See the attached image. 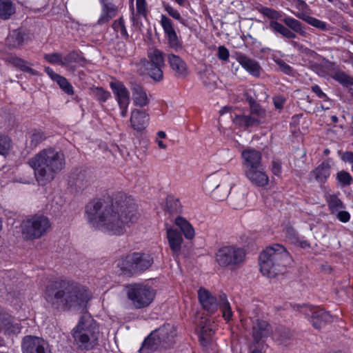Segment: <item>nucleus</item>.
Returning a JSON list of instances; mask_svg holds the SVG:
<instances>
[{
	"label": "nucleus",
	"mask_w": 353,
	"mask_h": 353,
	"mask_svg": "<svg viewBox=\"0 0 353 353\" xmlns=\"http://www.w3.org/2000/svg\"><path fill=\"white\" fill-rule=\"evenodd\" d=\"M28 163L34 170L39 184L45 185L64 168L65 157L63 153L49 148L29 159Z\"/></svg>",
	"instance_id": "obj_3"
},
{
	"label": "nucleus",
	"mask_w": 353,
	"mask_h": 353,
	"mask_svg": "<svg viewBox=\"0 0 353 353\" xmlns=\"http://www.w3.org/2000/svg\"><path fill=\"white\" fill-rule=\"evenodd\" d=\"M149 114L143 110L134 109L131 112L130 124L134 130L141 131L144 130L149 123Z\"/></svg>",
	"instance_id": "obj_23"
},
{
	"label": "nucleus",
	"mask_w": 353,
	"mask_h": 353,
	"mask_svg": "<svg viewBox=\"0 0 353 353\" xmlns=\"http://www.w3.org/2000/svg\"><path fill=\"white\" fill-rule=\"evenodd\" d=\"M14 12L15 8L10 0H0V19H9Z\"/></svg>",
	"instance_id": "obj_37"
},
{
	"label": "nucleus",
	"mask_w": 353,
	"mask_h": 353,
	"mask_svg": "<svg viewBox=\"0 0 353 353\" xmlns=\"http://www.w3.org/2000/svg\"><path fill=\"white\" fill-rule=\"evenodd\" d=\"M92 95L100 103H105L111 97V93L102 87H96L92 89Z\"/></svg>",
	"instance_id": "obj_40"
},
{
	"label": "nucleus",
	"mask_w": 353,
	"mask_h": 353,
	"mask_svg": "<svg viewBox=\"0 0 353 353\" xmlns=\"http://www.w3.org/2000/svg\"><path fill=\"white\" fill-rule=\"evenodd\" d=\"M134 253L129 254L124 258L120 259L117 263V266L119 268L121 272L123 274L132 276L136 274L134 264Z\"/></svg>",
	"instance_id": "obj_31"
},
{
	"label": "nucleus",
	"mask_w": 353,
	"mask_h": 353,
	"mask_svg": "<svg viewBox=\"0 0 353 353\" xmlns=\"http://www.w3.org/2000/svg\"><path fill=\"white\" fill-rule=\"evenodd\" d=\"M311 90L319 98L322 99L324 101H328L330 100L329 97L322 91L321 88L318 85H312Z\"/></svg>",
	"instance_id": "obj_57"
},
{
	"label": "nucleus",
	"mask_w": 353,
	"mask_h": 353,
	"mask_svg": "<svg viewBox=\"0 0 353 353\" xmlns=\"http://www.w3.org/2000/svg\"><path fill=\"white\" fill-rule=\"evenodd\" d=\"M165 210L170 214L181 213L182 211V205L178 199L169 195L166 198Z\"/></svg>",
	"instance_id": "obj_38"
},
{
	"label": "nucleus",
	"mask_w": 353,
	"mask_h": 353,
	"mask_svg": "<svg viewBox=\"0 0 353 353\" xmlns=\"http://www.w3.org/2000/svg\"><path fill=\"white\" fill-rule=\"evenodd\" d=\"M9 61L15 67L19 68V69L23 66V64H24L25 60L19 58L17 57H10L9 58Z\"/></svg>",
	"instance_id": "obj_63"
},
{
	"label": "nucleus",
	"mask_w": 353,
	"mask_h": 353,
	"mask_svg": "<svg viewBox=\"0 0 353 353\" xmlns=\"http://www.w3.org/2000/svg\"><path fill=\"white\" fill-rule=\"evenodd\" d=\"M296 17L305 21L309 25L321 30H329V26L325 21H321L315 17L308 16L305 13L297 12L294 14Z\"/></svg>",
	"instance_id": "obj_34"
},
{
	"label": "nucleus",
	"mask_w": 353,
	"mask_h": 353,
	"mask_svg": "<svg viewBox=\"0 0 353 353\" xmlns=\"http://www.w3.org/2000/svg\"><path fill=\"white\" fill-rule=\"evenodd\" d=\"M282 21L285 23V27L290 30L299 34L301 36L305 37L306 35L305 29L299 20L291 17H285Z\"/></svg>",
	"instance_id": "obj_36"
},
{
	"label": "nucleus",
	"mask_w": 353,
	"mask_h": 353,
	"mask_svg": "<svg viewBox=\"0 0 353 353\" xmlns=\"http://www.w3.org/2000/svg\"><path fill=\"white\" fill-rule=\"evenodd\" d=\"M274 62L276 63L277 65H279V69L281 71L284 72L286 74H292L293 72V68L286 63L283 60L277 59H274Z\"/></svg>",
	"instance_id": "obj_53"
},
{
	"label": "nucleus",
	"mask_w": 353,
	"mask_h": 353,
	"mask_svg": "<svg viewBox=\"0 0 353 353\" xmlns=\"http://www.w3.org/2000/svg\"><path fill=\"white\" fill-rule=\"evenodd\" d=\"M91 181V173L87 170H76L69 176V183L79 189L88 186Z\"/></svg>",
	"instance_id": "obj_21"
},
{
	"label": "nucleus",
	"mask_w": 353,
	"mask_h": 353,
	"mask_svg": "<svg viewBox=\"0 0 353 353\" xmlns=\"http://www.w3.org/2000/svg\"><path fill=\"white\" fill-rule=\"evenodd\" d=\"M167 44L169 48L173 49L174 51L178 52L183 48L182 41L177 35L176 32L172 35H169L165 38Z\"/></svg>",
	"instance_id": "obj_42"
},
{
	"label": "nucleus",
	"mask_w": 353,
	"mask_h": 353,
	"mask_svg": "<svg viewBox=\"0 0 353 353\" xmlns=\"http://www.w3.org/2000/svg\"><path fill=\"white\" fill-rule=\"evenodd\" d=\"M246 251L243 248L236 245L221 247L216 253V261L222 267L234 266L244 261Z\"/></svg>",
	"instance_id": "obj_11"
},
{
	"label": "nucleus",
	"mask_w": 353,
	"mask_h": 353,
	"mask_svg": "<svg viewBox=\"0 0 353 353\" xmlns=\"http://www.w3.org/2000/svg\"><path fill=\"white\" fill-rule=\"evenodd\" d=\"M242 164L244 171L263 166L261 153L254 149H247L242 152Z\"/></svg>",
	"instance_id": "obj_17"
},
{
	"label": "nucleus",
	"mask_w": 353,
	"mask_h": 353,
	"mask_svg": "<svg viewBox=\"0 0 353 353\" xmlns=\"http://www.w3.org/2000/svg\"><path fill=\"white\" fill-rule=\"evenodd\" d=\"M265 90V87L261 84L256 85L252 89L249 90L245 95L246 101L248 102L250 107L257 104V100L261 101L267 98L268 95Z\"/></svg>",
	"instance_id": "obj_28"
},
{
	"label": "nucleus",
	"mask_w": 353,
	"mask_h": 353,
	"mask_svg": "<svg viewBox=\"0 0 353 353\" xmlns=\"http://www.w3.org/2000/svg\"><path fill=\"white\" fill-rule=\"evenodd\" d=\"M269 28L275 34H279L282 37L288 39H294L296 38L295 32L290 30L284 25L276 21L269 22Z\"/></svg>",
	"instance_id": "obj_32"
},
{
	"label": "nucleus",
	"mask_w": 353,
	"mask_h": 353,
	"mask_svg": "<svg viewBox=\"0 0 353 353\" xmlns=\"http://www.w3.org/2000/svg\"><path fill=\"white\" fill-rule=\"evenodd\" d=\"M334 214L336 216L337 219L343 223H347L350 221V214L347 211L340 210Z\"/></svg>",
	"instance_id": "obj_58"
},
{
	"label": "nucleus",
	"mask_w": 353,
	"mask_h": 353,
	"mask_svg": "<svg viewBox=\"0 0 353 353\" xmlns=\"http://www.w3.org/2000/svg\"><path fill=\"white\" fill-rule=\"evenodd\" d=\"M86 62L85 59L82 56V53L79 51L72 50L65 57H63L61 66L66 68L68 70L74 72L76 66L74 63H78L83 65Z\"/></svg>",
	"instance_id": "obj_25"
},
{
	"label": "nucleus",
	"mask_w": 353,
	"mask_h": 353,
	"mask_svg": "<svg viewBox=\"0 0 353 353\" xmlns=\"http://www.w3.org/2000/svg\"><path fill=\"white\" fill-rule=\"evenodd\" d=\"M250 114H236L232 118L233 123L236 125L244 128H249L260 125L261 119L265 117V110L259 103L250 107Z\"/></svg>",
	"instance_id": "obj_13"
},
{
	"label": "nucleus",
	"mask_w": 353,
	"mask_h": 353,
	"mask_svg": "<svg viewBox=\"0 0 353 353\" xmlns=\"http://www.w3.org/2000/svg\"><path fill=\"white\" fill-rule=\"evenodd\" d=\"M290 261L289 252L282 244H271L259 256L260 271L268 278H274L282 274Z\"/></svg>",
	"instance_id": "obj_4"
},
{
	"label": "nucleus",
	"mask_w": 353,
	"mask_h": 353,
	"mask_svg": "<svg viewBox=\"0 0 353 353\" xmlns=\"http://www.w3.org/2000/svg\"><path fill=\"white\" fill-rule=\"evenodd\" d=\"M71 334L74 344L81 352L90 351L99 345V327L96 321L89 314H83L73 327Z\"/></svg>",
	"instance_id": "obj_5"
},
{
	"label": "nucleus",
	"mask_w": 353,
	"mask_h": 353,
	"mask_svg": "<svg viewBox=\"0 0 353 353\" xmlns=\"http://www.w3.org/2000/svg\"><path fill=\"white\" fill-rule=\"evenodd\" d=\"M230 176L227 172H220L210 176L205 181V188L212 192V198L223 201L229 194L228 181Z\"/></svg>",
	"instance_id": "obj_12"
},
{
	"label": "nucleus",
	"mask_w": 353,
	"mask_h": 353,
	"mask_svg": "<svg viewBox=\"0 0 353 353\" xmlns=\"http://www.w3.org/2000/svg\"><path fill=\"white\" fill-rule=\"evenodd\" d=\"M273 102H274V107L276 109L280 110L283 108L284 103L285 102V99L282 96H280V95L275 96L273 97Z\"/></svg>",
	"instance_id": "obj_60"
},
{
	"label": "nucleus",
	"mask_w": 353,
	"mask_h": 353,
	"mask_svg": "<svg viewBox=\"0 0 353 353\" xmlns=\"http://www.w3.org/2000/svg\"><path fill=\"white\" fill-rule=\"evenodd\" d=\"M217 57L220 60L228 61L230 57L229 50L223 46L218 48Z\"/></svg>",
	"instance_id": "obj_56"
},
{
	"label": "nucleus",
	"mask_w": 353,
	"mask_h": 353,
	"mask_svg": "<svg viewBox=\"0 0 353 353\" xmlns=\"http://www.w3.org/2000/svg\"><path fill=\"white\" fill-rule=\"evenodd\" d=\"M26 35L21 29H16L10 31L6 39V43L9 48H17L25 42Z\"/></svg>",
	"instance_id": "obj_29"
},
{
	"label": "nucleus",
	"mask_w": 353,
	"mask_h": 353,
	"mask_svg": "<svg viewBox=\"0 0 353 353\" xmlns=\"http://www.w3.org/2000/svg\"><path fill=\"white\" fill-rule=\"evenodd\" d=\"M330 167L328 163H322L312 172L311 175L314 177L319 183H324L330 174Z\"/></svg>",
	"instance_id": "obj_35"
},
{
	"label": "nucleus",
	"mask_w": 353,
	"mask_h": 353,
	"mask_svg": "<svg viewBox=\"0 0 353 353\" xmlns=\"http://www.w3.org/2000/svg\"><path fill=\"white\" fill-rule=\"evenodd\" d=\"M137 205L132 196L117 194L112 200L97 198L85 206V219L93 228L121 235L129 223L138 219Z\"/></svg>",
	"instance_id": "obj_1"
},
{
	"label": "nucleus",
	"mask_w": 353,
	"mask_h": 353,
	"mask_svg": "<svg viewBox=\"0 0 353 353\" xmlns=\"http://www.w3.org/2000/svg\"><path fill=\"white\" fill-rule=\"evenodd\" d=\"M336 179L342 187L350 185L353 179L349 172L342 170L337 173Z\"/></svg>",
	"instance_id": "obj_48"
},
{
	"label": "nucleus",
	"mask_w": 353,
	"mask_h": 353,
	"mask_svg": "<svg viewBox=\"0 0 353 353\" xmlns=\"http://www.w3.org/2000/svg\"><path fill=\"white\" fill-rule=\"evenodd\" d=\"M5 332L8 334H17L21 331V326L19 323H13L8 321L5 323Z\"/></svg>",
	"instance_id": "obj_54"
},
{
	"label": "nucleus",
	"mask_w": 353,
	"mask_h": 353,
	"mask_svg": "<svg viewBox=\"0 0 353 353\" xmlns=\"http://www.w3.org/2000/svg\"><path fill=\"white\" fill-rule=\"evenodd\" d=\"M168 62L177 78H184L189 74L186 63L179 56L173 53L168 54Z\"/></svg>",
	"instance_id": "obj_19"
},
{
	"label": "nucleus",
	"mask_w": 353,
	"mask_h": 353,
	"mask_svg": "<svg viewBox=\"0 0 353 353\" xmlns=\"http://www.w3.org/2000/svg\"><path fill=\"white\" fill-rule=\"evenodd\" d=\"M23 353H51L48 343L42 338L26 336L21 343Z\"/></svg>",
	"instance_id": "obj_16"
},
{
	"label": "nucleus",
	"mask_w": 353,
	"mask_h": 353,
	"mask_svg": "<svg viewBox=\"0 0 353 353\" xmlns=\"http://www.w3.org/2000/svg\"><path fill=\"white\" fill-rule=\"evenodd\" d=\"M130 89L132 90V101L134 105L143 108L149 104L150 99L148 97L146 91L141 84L137 82H131Z\"/></svg>",
	"instance_id": "obj_22"
},
{
	"label": "nucleus",
	"mask_w": 353,
	"mask_h": 353,
	"mask_svg": "<svg viewBox=\"0 0 353 353\" xmlns=\"http://www.w3.org/2000/svg\"><path fill=\"white\" fill-rule=\"evenodd\" d=\"M128 299L135 309L148 307L156 296L155 290L150 285L143 283H132L125 287Z\"/></svg>",
	"instance_id": "obj_7"
},
{
	"label": "nucleus",
	"mask_w": 353,
	"mask_h": 353,
	"mask_svg": "<svg viewBox=\"0 0 353 353\" xmlns=\"http://www.w3.org/2000/svg\"><path fill=\"white\" fill-rule=\"evenodd\" d=\"M259 12L263 16L269 18L271 21H276L281 19L282 14L280 12L268 7H261Z\"/></svg>",
	"instance_id": "obj_46"
},
{
	"label": "nucleus",
	"mask_w": 353,
	"mask_h": 353,
	"mask_svg": "<svg viewBox=\"0 0 353 353\" xmlns=\"http://www.w3.org/2000/svg\"><path fill=\"white\" fill-rule=\"evenodd\" d=\"M51 228L48 217L35 215L21 223V234L25 240H34L43 236Z\"/></svg>",
	"instance_id": "obj_8"
},
{
	"label": "nucleus",
	"mask_w": 353,
	"mask_h": 353,
	"mask_svg": "<svg viewBox=\"0 0 353 353\" xmlns=\"http://www.w3.org/2000/svg\"><path fill=\"white\" fill-rule=\"evenodd\" d=\"M292 3L300 10L299 12L305 13L308 8L307 3L303 0H292Z\"/></svg>",
	"instance_id": "obj_61"
},
{
	"label": "nucleus",
	"mask_w": 353,
	"mask_h": 353,
	"mask_svg": "<svg viewBox=\"0 0 353 353\" xmlns=\"http://www.w3.org/2000/svg\"><path fill=\"white\" fill-rule=\"evenodd\" d=\"M160 24L163 30L165 38L176 32L172 21L164 14L161 16Z\"/></svg>",
	"instance_id": "obj_39"
},
{
	"label": "nucleus",
	"mask_w": 353,
	"mask_h": 353,
	"mask_svg": "<svg viewBox=\"0 0 353 353\" xmlns=\"http://www.w3.org/2000/svg\"><path fill=\"white\" fill-rule=\"evenodd\" d=\"M148 59L141 61L149 76L159 81L163 78L162 68L165 66L164 53L156 48H150L147 52Z\"/></svg>",
	"instance_id": "obj_10"
},
{
	"label": "nucleus",
	"mask_w": 353,
	"mask_h": 353,
	"mask_svg": "<svg viewBox=\"0 0 353 353\" xmlns=\"http://www.w3.org/2000/svg\"><path fill=\"white\" fill-rule=\"evenodd\" d=\"M102 6L101 14L97 21L98 25L108 23L117 13V7L108 0H100Z\"/></svg>",
	"instance_id": "obj_26"
},
{
	"label": "nucleus",
	"mask_w": 353,
	"mask_h": 353,
	"mask_svg": "<svg viewBox=\"0 0 353 353\" xmlns=\"http://www.w3.org/2000/svg\"><path fill=\"white\" fill-rule=\"evenodd\" d=\"M60 88L66 94L72 95L74 94V89L71 83L64 77L60 76L56 81Z\"/></svg>",
	"instance_id": "obj_47"
},
{
	"label": "nucleus",
	"mask_w": 353,
	"mask_h": 353,
	"mask_svg": "<svg viewBox=\"0 0 353 353\" xmlns=\"http://www.w3.org/2000/svg\"><path fill=\"white\" fill-rule=\"evenodd\" d=\"M163 8L165 10L168 12V14L173 19L177 20L179 22H180L185 26H188V21L181 17L178 10H176L168 3H163Z\"/></svg>",
	"instance_id": "obj_45"
},
{
	"label": "nucleus",
	"mask_w": 353,
	"mask_h": 353,
	"mask_svg": "<svg viewBox=\"0 0 353 353\" xmlns=\"http://www.w3.org/2000/svg\"><path fill=\"white\" fill-rule=\"evenodd\" d=\"M270 332V325L264 321L256 320L252 327V336L255 341H259L267 336Z\"/></svg>",
	"instance_id": "obj_33"
},
{
	"label": "nucleus",
	"mask_w": 353,
	"mask_h": 353,
	"mask_svg": "<svg viewBox=\"0 0 353 353\" xmlns=\"http://www.w3.org/2000/svg\"><path fill=\"white\" fill-rule=\"evenodd\" d=\"M216 325L210 319L202 320L199 324V338L201 344L206 346L212 341Z\"/></svg>",
	"instance_id": "obj_18"
},
{
	"label": "nucleus",
	"mask_w": 353,
	"mask_h": 353,
	"mask_svg": "<svg viewBox=\"0 0 353 353\" xmlns=\"http://www.w3.org/2000/svg\"><path fill=\"white\" fill-rule=\"evenodd\" d=\"M31 64L28 63V61H25L24 64H23V66L20 68V70L23 72H27L31 75L33 76H37L39 75V72L32 69L30 65Z\"/></svg>",
	"instance_id": "obj_59"
},
{
	"label": "nucleus",
	"mask_w": 353,
	"mask_h": 353,
	"mask_svg": "<svg viewBox=\"0 0 353 353\" xmlns=\"http://www.w3.org/2000/svg\"><path fill=\"white\" fill-rule=\"evenodd\" d=\"M272 172L274 175L279 176L281 172V163L279 161H273L272 163Z\"/></svg>",
	"instance_id": "obj_62"
},
{
	"label": "nucleus",
	"mask_w": 353,
	"mask_h": 353,
	"mask_svg": "<svg viewBox=\"0 0 353 353\" xmlns=\"http://www.w3.org/2000/svg\"><path fill=\"white\" fill-rule=\"evenodd\" d=\"M109 85L118 103L121 116L123 118L126 117L130 104V92L124 83L119 80L114 79L110 81Z\"/></svg>",
	"instance_id": "obj_14"
},
{
	"label": "nucleus",
	"mask_w": 353,
	"mask_h": 353,
	"mask_svg": "<svg viewBox=\"0 0 353 353\" xmlns=\"http://www.w3.org/2000/svg\"><path fill=\"white\" fill-rule=\"evenodd\" d=\"M112 27L115 31H119L123 37L125 39H128L129 36L123 17H120L119 19L114 21L112 24Z\"/></svg>",
	"instance_id": "obj_49"
},
{
	"label": "nucleus",
	"mask_w": 353,
	"mask_h": 353,
	"mask_svg": "<svg viewBox=\"0 0 353 353\" xmlns=\"http://www.w3.org/2000/svg\"><path fill=\"white\" fill-rule=\"evenodd\" d=\"M245 176L254 185L264 187L268 184L269 177L263 166L244 171Z\"/></svg>",
	"instance_id": "obj_20"
},
{
	"label": "nucleus",
	"mask_w": 353,
	"mask_h": 353,
	"mask_svg": "<svg viewBox=\"0 0 353 353\" xmlns=\"http://www.w3.org/2000/svg\"><path fill=\"white\" fill-rule=\"evenodd\" d=\"M46 138L44 132L39 130H34L29 137L30 144L32 148H35L42 143Z\"/></svg>",
	"instance_id": "obj_44"
},
{
	"label": "nucleus",
	"mask_w": 353,
	"mask_h": 353,
	"mask_svg": "<svg viewBox=\"0 0 353 353\" xmlns=\"http://www.w3.org/2000/svg\"><path fill=\"white\" fill-rule=\"evenodd\" d=\"M236 60L249 74L255 77H260L262 68L256 60L241 53L237 54Z\"/></svg>",
	"instance_id": "obj_24"
},
{
	"label": "nucleus",
	"mask_w": 353,
	"mask_h": 353,
	"mask_svg": "<svg viewBox=\"0 0 353 353\" xmlns=\"http://www.w3.org/2000/svg\"><path fill=\"white\" fill-rule=\"evenodd\" d=\"M175 336V327L172 325L165 324L145 339L139 351L142 353H150V351L156 350L157 348V341H162L166 347L173 343Z\"/></svg>",
	"instance_id": "obj_9"
},
{
	"label": "nucleus",
	"mask_w": 353,
	"mask_h": 353,
	"mask_svg": "<svg viewBox=\"0 0 353 353\" xmlns=\"http://www.w3.org/2000/svg\"><path fill=\"white\" fill-rule=\"evenodd\" d=\"M333 78L343 85L347 86L353 85V78L348 76L343 72H336L333 76Z\"/></svg>",
	"instance_id": "obj_50"
},
{
	"label": "nucleus",
	"mask_w": 353,
	"mask_h": 353,
	"mask_svg": "<svg viewBox=\"0 0 353 353\" xmlns=\"http://www.w3.org/2000/svg\"><path fill=\"white\" fill-rule=\"evenodd\" d=\"M11 148V139L6 135L0 134V154H6Z\"/></svg>",
	"instance_id": "obj_51"
},
{
	"label": "nucleus",
	"mask_w": 353,
	"mask_h": 353,
	"mask_svg": "<svg viewBox=\"0 0 353 353\" xmlns=\"http://www.w3.org/2000/svg\"><path fill=\"white\" fill-rule=\"evenodd\" d=\"M134 259L136 274L144 272L153 263V259L148 254L134 252Z\"/></svg>",
	"instance_id": "obj_27"
},
{
	"label": "nucleus",
	"mask_w": 353,
	"mask_h": 353,
	"mask_svg": "<svg viewBox=\"0 0 353 353\" xmlns=\"http://www.w3.org/2000/svg\"><path fill=\"white\" fill-rule=\"evenodd\" d=\"M136 6L137 13L143 17H146L148 14V10L145 0H136Z\"/></svg>",
	"instance_id": "obj_55"
},
{
	"label": "nucleus",
	"mask_w": 353,
	"mask_h": 353,
	"mask_svg": "<svg viewBox=\"0 0 353 353\" xmlns=\"http://www.w3.org/2000/svg\"><path fill=\"white\" fill-rule=\"evenodd\" d=\"M44 299L53 309L69 310L84 306L92 298V294L84 285L70 279H58L48 284Z\"/></svg>",
	"instance_id": "obj_2"
},
{
	"label": "nucleus",
	"mask_w": 353,
	"mask_h": 353,
	"mask_svg": "<svg viewBox=\"0 0 353 353\" xmlns=\"http://www.w3.org/2000/svg\"><path fill=\"white\" fill-rule=\"evenodd\" d=\"M296 307L297 310L310 319L313 326L316 329L321 328L328 320L329 314L323 309L307 305H297Z\"/></svg>",
	"instance_id": "obj_15"
},
{
	"label": "nucleus",
	"mask_w": 353,
	"mask_h": 353,
	"mask_svg": "<svg viewBox=\"0 0 353 353\" xmlns=\"http://www.w3.org/2000/svg\"><path fill=\"white\" fill-rule=\"evenodd\" d=\"M166 234L168 243H181L183 241L182 234L180 231L172 227H166Z\"/></svg>",
	"instance_id": "obj_43"
},
{
	"label": "nucleus",
	"mask_w": 353,
	"mask_h": 353,
	"mask_svg": "<svg viewBox=\"0 0 353 353\" xmlns=\"http://www.w3.org/2000/svg\"><path fill=\"white\" fill-rule=\"evenodd\" d=\"M198 297L204 310L210 313H214L219 307L222 312L223 319L227 321L231 319L232 311L225 294H220L219 300H217L208 290L205 288H200L198 291Z\"/></svg>",
	"instance_id": "obj_6"
},
{
	"label": "nucleus",
	"mask_w": 353,
	"mask_h": 353,
	"mask_svg": "<svg viewBox=\"0 0 353 353\" xmlns=\"http://www.w3.org/2000/svg\"><path fill=\"white\" fill-rule=\"evenodd\" d=\"M174 224L181 230L187 240H193L195 236L194 228L188 220L178 216L174 219Z\"/></svg>",
	"instance_id": "obj_30"
},
{
	"label": "nucleus",
	"mask_w": 353,
	"mask_h": 353,
	"mask_svg": "<svg viewBox=\"0 0 353 353\" xmlns=\"http://www.w3.org/2000/svg\"><path fill=\"white\" fill-rule=\"evenodd\" d=\"M341 159L345 162L353 163V152H345L341 156Z\"/></svg>",
	"instance_id": "obj_64"
},
{
	"label": "nucleus",
	"mask_w": 353,
	"mask_h": 353,
	"mask_svg": "<svg viewBox=\"0 0 353 353\" xmlns=\"http://www.w3.org/2000/svg\"><path fill=\"white\" fill-rule=\"evenodd\" d=\"M44 59L52 64H58L61 66L63 56L61 53L54 52L44 54Z\"/></svg>",
	"instance_id": "obj_52"
},
{
	"label": "nucleus",
	"mask_w": 353,
	"mask_h": 353,
	"mask_svg": "<svg viewBox=\"0 0 353 353\" xmlns=\"http://www.w3.org/2000/svg\"><path fill=\"white\" fill-rule=\"evenodd\" d=\"M329 209L332 214H336V212L344 208L343 202L336 195L332 194L327 199Z\"/></svg>",
	"instance_id": "obj_41"
}]
</instances>
